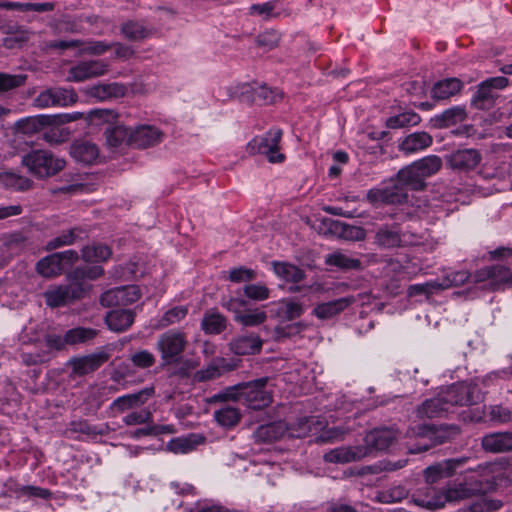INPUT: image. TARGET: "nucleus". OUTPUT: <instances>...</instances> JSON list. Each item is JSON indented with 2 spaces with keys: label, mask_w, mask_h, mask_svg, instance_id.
<instances>
[{
  "label": "nucleus",
  "mask_w": 512,
  "mask_h": 512,
  "mask_svg": "<svg viewBox=\"0 0 512 512\" xmlns=\"http://www.w3.org/2000/svg\"><path fill=\"white\" fill-rule=\"evenodd\" d=\"M0 182L7 188L25 191L31 188L32 181L14 172H3L0 174Z\"/></svg>",
  "instance_id": "obj_51"
},
{
  "label": "nucleus",
  "mask_w": 512,
  "mask_h": 512,
  "mask_svg": "<svg viewBox=\"0 0 512 512\" xmlns=\"http://www.w3.org/2000/svg\"><path fill=\"white\" fill-rule=\"evenodd\" d=\"M43 133V139L50 144H59L69 138V131L59 126H47Z\"/></svg>",
  "instance_id": "obj_58"
},
{
  "label": "nucleus",
  "mask_w": 512,
  "mask_h": 512,
  "mask_svg": "<svg viewBox=\"0 0 512 512\" xmlns=\"http://www.w3.org/2000/svg\"><path fill=\"white\" fill-rule=\"evenodd\" d=\"M49 89L52 98V107H66L77 101V94L73 89L63 87H53Z\"/></svg>",
  "instance_id": "obj_50"
},
{
  "label": "nucleus",
  "mask_w": 512,
  "mask_h": 512,
  "mask_svg": "<svg viewBox=\"0 0 512 512\" xmlns=\"http://www.w3.org/2000/svg\"><path fill=\"white\" fill-rule=\"evenodd\" d=\"M89 121L94 125L112 123L117 118V113L111 109H94L88 114Z\"/></svg>",
  "instance_id": "obj_59"
},
{
  "label": "nucleus",
  "mask_w": 512,
  "mask_h": 512,
  "mask_svg": "<svg viewBox=\"0 0 512 512\" xmlns=\"http://www.w3.org/2000/svg\"><path fill=\"white\" fill-rule=\"evenodd\" d=\"M201 327L207 334H219L226 327V319L219 312L208 311L202 319Z\"/></svg>",
  "instance_id": "obj_45"
},
{
  "label": "nucleus",
  "mask_w": 512,
  "mask_h": 512,
  "mask_svg": "<svg viewBox=\"0 0 512 512\" xmlns=\"http://www.w3.org/2000/svg\"><path fill=\"white\" fill-rule=\"evenodd\" d=\"M471 277V274L468 271H455L447 274L442 278V280H438V284L440 290H446L454 286H461L468 281Z\"/></svg>",
  "instance_id": "obj_55"
},
{
  "label": "nucleus",
  "mask_w": 512,
  "mask_h": 512,
  "mask_svg": "<svg viewBox=\"0 0 512 512\" xmlns=\"http://www.w3.org/2000/svg\"><path fill=\"white\" fill-rule=\"evenodd\" d=\"M240 418L239 410L231 405H224L214 411V419L225 428L235 426L240 421Z\"/></svg>",
  "instance_id": "obj_42"
},
{
  "label": "nucleus",
  "mask_w": 512,
  "mask_h": 512,
  "mask_svg": "<svg viewBox=\"0 0 512 512\" xmlns=\"http://www.w3.org/2000/svg\"><path fill=\"white\" fill-rule=\"evenodd\" d=\"M188 314L187 306H175L167 310L155 324L156 329H164L182 321Z\"/></svg>",
  "instance_id": "obj_49"
},
{
  "label": "nucleus",
  "mask_w": 512,
  "mask_h": 512,
  "mask_svg": "<svg viewBox=\"0 0 512 512\" xmlns=\"http://www.w3.org/2000/svg\"><path fill=\"white\" fill-rule=\"evenodd\" d=\"M109 67V63L104 60L81 61L69 69L67 80L82 82L90 78L100 77L108 73Z\"/></svg>",
  "instance_id": "obj_14"
},
{
  "label": "nucleus",
  "mask_w": 512,
  "mask_h": 512,
  "mask_svg": "<svg viewBox=\"0 0 512 512\" xmlns=\"http://www.w3.org/2000/svg\"><path fill=\"white\" fill-rule=\"evenodd\" d=\"M280 42V34L275 30H267L259 34L256 38V44L266 50L274 49Z\"/></svg>",
  "instance_id": "obj_62"
},
{
  "label": "nucleus",
  "mask_w": 512,
  "mask_h": 512,
  "mask_svg": "<svg viewBox=\"0 0 512 512\" xmlns=\"http://www.w3.org/2000/svg\"><path fill=\"white\" fill-rule=\"evenodd\" d=\"M85 233L80 227H73L60 236L55 237L46 244V250H54L62 246L72 245L85 237Z\"/></svg>",
  "instance_id": "obj_39"
},
{
  "label": "nucleus",
  "mask_w": 512,
  "mask_h": 512,
  "mask_svg": "<svg viewBox=\"0 0 512 512\" xmlns=\"http://www.w3.org/2000/svg\"><path fill=\"white\" fill-rule=\"evenodd\" d=\"M121 32L127 39L138 41L147 38L151 29L142 22L127 21L122 25Z\"/></svg>",
  "instance_id": "obj_48"
},
{
  "label": "nucleus",
  "mask_w": 512,
  "mask_h": 512,
  "mask_svg": "<svg viewBox=\"0 0 512 512\" xmlns=\"http://www.w3.org/2000/svg\"><path fill=\"white\" fill-rule=\"evenodd\" d=\"M104 274V270L101 266H93V267H80L76 268L72 272L67 275V279H72L79 284L88 287V293L90 292L92 286L88 283V281L96 280Z\"/></svg>",
  "instance_id": "obj_37"
},
{
  "label": "nucleus",
  "mask_w": 512,
  "mask_h": 512,
  "mask_svg": "<svg viewBox=\"0 0 512 512\" xmlns=\"http://www.w3.org/2000/svg\"><path fill=\"white\" fill-rule=\"evenodd\" d=\"M421 117L412 110L401 112L386 120V126L390 129H400L419 124Z\"/></svg>",
  "instance_id": "obj_40"
},
{
  "label": "nucleus",
  "mask_w": 512,
  "mask_h": 512,
  "mask_svg": "<svg viewBox=\"0 0 512 512\" xmlns=\"http://www.w3.org/2000/svg\"><path fill=\"white\" fill-rule=\"evenodd\" d=\"M282 131L279 128H271L264 135L256 136L246 145L249 155L261 154L272 164L284 162L285 155L280 152Z\"/></svg>",
  "instance_id": "obj_4"
},
{
  "label": "nucleus",
  "mask_w": 512,
  "mask_h": 512,
  "mask_svg": "<svg viewBox=\"0 0 512 512\" xmlns=\"http://www.w3.org/2000/svg\"><path fill=\"white\" fill-rule=\"evenodd\" d=\"M509 81L504 76L488 78L477 85L471 105L479 110H489L499 97L498 91L506 88Z\"/></svg>",
  "instance_id": "obj_9"
},
{
  "label": "nucleus",
  "mask_w": 512,
  "mask_h": 512,
  "mask_svg": "<svg viewBox=\"0 0 512 512\" xmlns=\"http://www.w3.org/2000/svg\"><path fill=\"white\" fill-rule=\"evenodd\" d=\"M275 383L272 378L263 377L227 388L224 392L213 395L209 402L235 400L239 391V396L251 409L259 410L269 406L272 403Z\"/></svg>",
  "instance_id": "obj_2"
},
{
  "label": "nucleus",
  "mask_w": 512,
  "mask_h": 512,
  "mask_svg": "<svg viewBox=\"0 0 512 512\" xmlns=\"http://www.w3.org/2000/svg\"><path fill=\"white\" fill-rule=\"evenodd\" d=\"M366 198L373 205L400 204L407 200L408 194L401 185L391 182L390 184L370 189L367 192Z\"/></svg>",
  "instance_id": "obj_11"
},
{
  "label": "nucleus",
  "mask_w": 512,
  "mask_h": 512,
  "mask_svg": "<svg viewBox=\"0 0 512 512\" xmlns=\"http://www.w3.org/2000/svg\"><path fill=\"white\" fill-rule=\"evenodd\" d=\"M140 296L138 286H122L104 292L100 297V303L104 307L126 306L136 302Z\"/></svg>",
  "instance_id": "obj_15"
},
{
  "label": "nucleus",
  "mask_w": 512,
  "mask_h": 512,
  "mask_svg": "<svg viewBox=\"0 0 512 512\" xmlns=\"http://www.w3.org/2000/svg\"><path fill=\"white\" fill-rule=\"evenodd\" d=\"M407 495L408 492L404 487L396 486L378 492L376 498L381 503L390 504L401 501L402 499L406 498Z\"/></svg>",
  "instance_id": "obj_56"
},
{
  "label": "nucleus",
  "mask_w": 512,
  "mask_h": 512,
  "mask_svg": "<svg viewBox=\"0 0 512 512\" xmlns=\"http://www.w3.org/2000/svg\"><path fill=\"white\" fill-rule=\"evenodd\" d=\"M481 162L482 154L475 148L458 149L446 156L447 166L457 172L474 171Z\"/></svg>",
  "instance_id": "obj_10"
},
{
  "label": "nucleus",
  "mask_w": 512,
  "mask_h": 512,
  "mask_svg": "<svg viewBox=\"0 0 512 512\" xmlns=\"http://www.w3.org/2000/svg\"><path fill=\"white\" fill-rule=\"evenodd\" d=\"M416 169L424 179L436 174L442 167V160L437 155H429L415 161Z\"/></svg>",
  "instance_id": "obj_52"
},
{
  "label": "nucleus",
  "mask_w": 512,
  "mask_h": 512,
  "mask_svg": "<svg viewBox=\"0 0 512 512\" xmlns=\"http://www.w3.org/2000/svg\"><path fill=\"white\" fill-rule=\"evenodd\" d=\"M188 345L185 332L177 329L168 330L159 335L156 349L166 364L177 363Z\"/></svg>",
  "instance_id": "obj_7"
},
{
  "label": "nucleus",
  "mask_w": 512,
  "mask_h": 512,
  "mask_svg": "<svg viewBox=\"0 0 512 512\" xmlns=\"http://www.w3.org/2000/svg\"><path fill=\"white\" fill-rule=\"evenodd\" d=\"M27 75L0 73V93L9 92L25 84Z\"/></svg>",
  "instance_id": "obj_53"
},
{
  "label": "nucleus",
  "mask_w": 512,
  "mask_h": 512,
  "mask_svg": "<svg viewBox=\"0 0 512 512\" xmlns=\"http://www.w3.org/2000/svg\"><path fill=\"white\" fill-rule=\"evenodd\" d=\"M368 448L360 445L340 446L324 453L323 460L330 464H348L358 462L367 457Z\"/></svg>",
  "instance_id": "obj_16"
},
{
  "label": "nucleus",
  "mask_w": 512,
  "mask_h": 512,
  "mask_svg": "<svg viewBox=\"0 0 512 512\" xmlns=\"http://www.w3.org/2000/svg\"><path fill=\"white\" fill-rule=\"evenodd\" d=\"M484 450L501 453L512 450V432H497L486 435L482 439Z\"/></svg>",
  "instance_id": "obj_25"
},
{
  "label": "nucleus",
  "mask_w": 512,
  "mask_h": 512,
  "mask_svg": "<svg viewBox=\"0 0 512 512\" xmlns=\"http://www.w3.org/2000/svg\"><path fill=\"white\" fill-rule=\"evenodd\" d=\"M109 358L110 354L108 352L100 350L86 356L72 358L68 365L74 375L83 376L97 370Z\"/></svg>",
  "instance_id": "obj_17"
},
{
  "label": "nucleus",
  "mask_w": 512,
  "mask_h": 512,
  "mask_svg": "<svg viewBox=\"0 0 512 512\" xmlns=\"http://www.w3.org/2000/svg\"><path fill=\"white\" fill-rule=\"evenodd\" d=\"M70 154L77 162L92 164L99 156V149L92 142L79 140L71 145Z\"/></svg>",
  "instance_id": "obj_26"
},
{
  "label": "nucleus",
  "mask_w": 512,
  "mask_h": 512,
  "mask_svg": "<svg viewBox=\"0 0 512 512\" xmlns=\"http://www.w3.org/2000/svg\"><path fill=\"white\" fill-rule=\"evenodd\" d=\"M406 436L408 438H415L419 440L415 445H407L408 451L411 454L424 452L446 441V431L443 428H436L432 425H417L410 427Z\"/></svg>",
  "instance_id": "obj_8"
},
{
  "label": "nucleus",
  "mask_w": 512,
  "mask_h": 512,
  "mask_svg": "<svg viewBox=\"0 0 512 512\" xmlns=\"http://www.w3.org/2000/svg\"><path fill=\"white\" fill-rule=\"evenodd\" d=\"M351 303L352 300L349 298H339L330 302L316 305L312 313L318 319H330L344 311Z\"/></svg>",
  "instance_id": "obj_28"
},
{
  "label": "nucleus",
  "mask_w": 512,
  "mask_h": 512,
  "mask_svg": "<svg viewBox=\"0 0 512 512\" xmlns=\"http://www.w3.org/2000/svg\"><path fill=\"white\" fill-rule=\"evenodd\" d=\"M134 317L131 310H113L107 314L105 320L110 330L123 332L133 324Z\"/></svg>",
  "instance_id": "obj_31"
},
{
  "label": "nucleus",
  "mask_w": 512,
  "mask_h": 512,
  "mask_svg": "<svg viewBox=\"0 0 512 512\" xmlns=\"http://www.w3.org/2000/svg\"><path fill=\"white\" fill-rule=\"evenodd\" d=\"M205 438L198 434L174 438L167 443V449L176 454H186L204 442Z\"/></svg>",
  "instance_id": "obj_34"
},
{
  "label": "nucleus",
  "mask_w": 512,
  "mask_h": 512,
  "mask_svg": "<svg viewBox=\"0 0 512 512\" xmlns=\"http://www.w3.org/2000/svg\"><path fill=\"white\" fill-rule=\"evenodd\" d=\"M474 402V389L471 386L463 383L454 384L417 406L415 415L419 420L439 418L457 405H470Z\"/></svg>",
  "instance_id": "obj_1"
},
{
  "label": "nucleus",
  "mask_w": 512,
  "mask_h": 512,
  "mask_svg": "<svg viewBox=\"0 0 512 512\" xmlns=\"http://www.w3.org/2000/svg\"><path fill=\"white\" fill-rule=\"evenodd\" d=\"M493 488L488 480H480L474 476L466 478L463 482L455 483L443 491L434 492V495L425 500L424 506L429 509H439L446 503L457 502L476 494L486 493Z\"/></svg>",
  "instance_id": "obj_3"
},
{
  "label": "nucleus",
  "mask_w": 512,
  "mask_h": 512,
  "mask_svg": "<svg viewBox=\"0 0 512 512\" xmlns=\"http://www.w3.org/2000/svg\"><path fill=\"white\" fill-rule=\"evenodd\" d=\"M302 303L293 299H283L278 303L277 315L285 320H294L304 313Z\"/></svg>",
  "instance_id": "obj_44"
},
{
  "label": "nucleus",
  "mask_w": 512,
  "mask_h": 512,
  "mask_svg": "<svg viewBox=\"0 0 512 512\" xmlns=\"http://www.w3.org/2000/svg\"><path fill=\"white\" fill-rule=\"evenodd\" d=\"M271 265L277 277L286 282L298 283L305 278V272L294 264L273 261Z\"/></svg>",
  "instance_id": "obj_32"
},
{
  "label": "nucleus",
  "mask_w": 512,
  "mask_h": 512,
  "mask_svg": "<svg viewBox=\"0 0 512 512\" xmlns=\"http://www.w3.org/2000/svg\"><path fill=\"white\" fill-rule=\"evenodd\" d=\"M244 293L252 300L261 301L269 297L270 291L263 284H250L244 287Z\"/></svg>",
  "instance_id": "obj_63"
},
{
  "label": "nucleus",
  "mask_w": 512,
  "mask_h": 512,
  "mask_svg": "<svg viewBox=\"0 0 512 512\" xmlns=\"http://www.w3.org/2000/svg\"><path fill=\"white\" fill-rule=\"evenodd\" d=\"M376 240L379 245L384 247H396L402 244V239L398 232L388 227L379 230Z\"/></svg>",
  "instance_id": "obj_57"
},
{
  "label": "nucleus",
  "mask_w": 512,
  "mask_h": 512,
  "mask_svg": "<svg viewBox=\"0 0 512 512\" xmlns=\"http://www.w3.org/2000/svg\"><path fill=\"white\" fill-rule=\"evenodd\" d=\"M467 112L463 106H454L446 109L441 114L433 118L434 126L437 128H446L465 121Z\"/></svg>",
  "instance_id": "obj_29"
},
{
  "label": "nucleus",
  "mask_w": 512,
  "mask_h": 512,
  "mask_svg": "<svg viewBox=\"0 0 512 512\" xmlns=\"http://www.w3.org/2000/svg\"><path fill=\"white\" fill-rule=\"evenodd\" d=\"M164 133L154 125H140L131 129L130 145L137 148H148L160 144Z\"/></svg>",
  "instance_id": "obj_18"
},
{
  "label": "nucleus",
  "mask_w": 512,
  "mask_h": 512,
  "mask_svg": "<svg viewBox=\"0 0 512 512\" xmlns=\"http://www.w3.org/2000/svg\"><path fill=\"white\" fill-rule=\"evenodd\" d=\"M131 128L123 125L108 127L105 131L106 141L110 147L116 148L123 143L130 145Z\"/></svg>",
  "instance_id": "obj_43"
},
{
  "label": "nucleus",
  "mask_w": 512,
  "mask_h": 512,
  "mask_svg": "<svg viewBox=\"0 0 512 512\" xmlns=\"http://www.w3.org/2000/svg\"><path fill=\"white\" fill-rule=\"evenodd\" d=\"M65 336L67 344L75 345L93 339L96 336V331L90 328L77 327L68 330Z\"/></svg>",
  "instance_id": "obj_54"
},
{
  "label": "nucleus",
  "mask_w": 512,
  "mask_h": 512,
  "mask_svg": "<svg viewBox=\"0 0 512 512\" xmlns=\"http://www.w3.org/2000/svg\"><path fill=\"white\" fill-rule=\"evenodd\" d=\"M318 233L343 241H361L366 237L362 226H318Z\"/></svg>",
  "instance_id": "obj_21"
},
{
  "label": "nucleus",
  "mask_w": 512,
  "mask_h": 512,
  "mask_svg": "<svg viewBox=\"0 0 512 512\" xmlns=\"http://www.w3.org/2000/svg\"><path fill=\"white\" fill-rule=\"evenodd\" d=\"M22 164L28 168L33 175L44 178L50 177L65 167V160L55 157L46 150H34L22 158Z\"/></svg>",
  "instance_id": "obj_5"
},
{
  "label": "nucleus",
  "mask_w": 512,
  "mask_h": 512,
  "mask_svg": "<svg viewBox=\"0 0 512 512\" xmlns=\"http://www.w3.org/2000/svg\"><path fill=\"white\" fill-rule=\"evenodd\" d=\"M66 284L52 285L43 294L49 307L57 308L69 305L84 298L88 294V287L72 279H67Z\"/></svg>",
  "instance_id": "obj_6"
},
{
  "label": "nucleus",
  "mask_w": 512,
  "mask_h": 512,
  "mask_svg": "<svg viewBox=\"0 0 512 512\" xmlns=\"http://www.w3.org/2000/svg\"><path fill=\"white\" fill-rule=\"evenodd\" d=\"M462 87V82L457 78L444 79L434 84L431 96L437 100H445L458 93Z\"/></svg>",
  "instance_id": "obj_33"
},
{
  "label": "nucleus",
  "mask_w": 512,
  "mask_h": 512,
  "mask_svg": "<svg viewBox=\"0 0 512 512\" xmlns=\"http://www.w3.org/2000/svg\"><path fill=\"white\" fill-rule=\"evenodd\" d=\"M464 463V459H449L435 465L429 466L425 470L426 481L430 484L436 483L442 478L452 476L456 468Z\"/></svg>",
  "instance_id": "obj_24"
},
{
  "label": "nucleus",
  "mask_w": 512,
  "mask_h": 512,
  "mask_svg": "<svg viewBox=\"0 0 512 512\" xmlns=\"http://www.w3.org/2000/svg\"><path fill=\"white\" fill-rule=\"evenodd\" d=\"M131 361L139 368H149L154 365L155 357L148 350H141L131 356Z\"/></svg>",
  "instance_id": "obj_64"
},
{
  "label": "nucleus",
  "mask_w": 512,
  "mask_h": 512,
  "mask_svg": "<svg viewBox=\"0 0 512 512\" xmlns=\"http://www.w3.org/2000/svg\"><path fill=\"white\" fill-rule=\"evenodd\" d=\"M56 118L50 115H37L21 119L18 128L25 134H33L39 130L53 125Z\"/></svg>",
  "instance_id": "obj_36"
},
{
  "label": "nucleus",
  "mask_w": 512,
  "mask_h": 512,
  "mask_svg": "<svg viewBox=\"0 0 512 512\" xmlns=\"http://www.w3.org/2000/svg\"><path fill=\"white\" fill-rule=\"evenodd\" d=\"M432 143L433 138L429 133L419 131L411 133L400 140L398 149L404 154H412L430 147Z\"/></svg>",
  "instance_id": "obj_23"
},
{
  "label": "nucleus",
  "mask_w": 512,
  "mask_h": 512,
  "mask_svg": "<svg viewBox=\"0 0 512 512\" xmlns=\"http://www.w3.org/2000/svg\"><path fill=\"white\" fill-rule=\"evenodd\" d=\"M249 14L259 16L263 20H270L281 16L278 10V0H272L264 3L253 4L249 8Z\"/></svg>",
  "instance_id": "obj_47"
},
{
  "label": "nucleus",
  "mask_w": 512,
  "mask_h": 512,
  "mask_svg": "<svg viewBox=\"0 0 512 512\" xmlns=\"http://www.w3.org/2000/svg\"><path fill=\"white\" fill-rule=\"evenodd\" d=\"M153 393L154 389L150 387L136 393L120 396L111 403L110 408L115 413H123L125 411L138 408L146 403Z\"/></svg>",
  "instance_id": "obj_20"
},
{
  "label": "nucleus",
  "mask_w": 512,
  "mask_h": 512,
  "mask_svg": "<svg viewBox=\"0 0 512 512\" xmlns=\"http://www.w3.org/2000/svg\"><path fill=\"white\" fill-rule=\"evenodd\" d=\"M112 252L111 249L103 244H92L83 247L82 259L86 262H103L107 261Z\"/></svg>",
  "instance_id": "obj_46"
},
{
  "label": "nucleus",
  "mask_w": 512,
  "mask_h": 512,
  "mask_svg": "<svg viewBox=\"0 0 512 512\" xmlns=\"http://www.w3.org/2000/svg\"><path fill=\"white\" fill-rule=\"evenodd\" d=\"M424 178L420 176L419 170L416 169V165H411L401 169L397 174L396 184L401 185L406 191L407 188L413 190H420L424 187Z\"/></svg>",
  "instance_id": "obj_30"
},
{
  "label": "nucleus",
  "mask_w": 512,
  "mask_h": 512,
  "mask_svg": "<svg viewBox=\"0 0 512 512\" xmlns=\"http://www.w3.org/2000/svg\"><path fill=\"white\" fill-rule=\"evenodd\" d=\"M36 270L41 276L45 278H52L60 275L64 270V267L59 260V256L56 255V253H53L38 261Z\"/></svg>",
  "instance_id": "obj_38"
},
{
  "label": "nucleus",
  "mask_w": 512,
  "mask_h": 512,
  "mask_svg": "<svg viewBox=\"0 0 512 512\" xmlns=\"http://www.w3.org/2000/svg\"><path fill=\"white\" fill-rule=\"evenodd\" d=\"M397 439V432L390 428L374 429L364 437L363 448H368L367 457L376 451L386 450Z\"/></svg>",
  "instance_id": "obj_19"
},
{
  "label": "nucleus",
  "mask_w": 512,
  "mask_h": 512,
  "mask_svg": "<svg viewBox=\"0 0 512 512\" xmlns=\"http://www.w3.org/2000/svg\"><path fill=\"white\" fill-rule=\"evenodd\" d=\"M87 95L99 101H107L125 96L127 87L121 83H99L89 87Z\"/></svg>",
  "instance_id": "obj_22"
},
{
  "label": "nucleus",
  "mask_w": 512,
  "mask_h": 512,
  "mask_svg": "<svg viewBox=\"0 0 512 512\" xmlns=\"http://www.w3.org/2000/svg\"><path fill=\"white\" fill-rule=\"evenodd\" d=\"M325 263L341 270H359L361 262L359 259L351 258L341 252H334L326 256Z\"/></svg>",
  "instance_id": "obj_41"
},
{
  "label": "nucleus",
  "mask_w": 512,
  "mask_h": 512,
  "mask_svg": "<svg viewBox=\"0 0 512 512\" xmlns=\"http://www.w3.org/2000/svg\"><path fill=\"white\" fill-rule=\"evenodd\" d=\"M234 369L235 364L232 362L224 358H216L205 369L198 372V377L203 381L211 380Z\"/></svg>",
  "instance_id": "obj_35"
},
{
  "label": "nucleus",
  "mask_w": 512,
  "mask_h": 512,
  "mask_svg": "<svg viewBox=\"0 0 512 512\" xmlns=\"http://www.w3.org/2000/svg\"><path fill=\"white\" fill-rule=\"evenodd\" d=\"M473 280L476 284L483 283L484 289L497 290L501 284L512 282V272L501 265L485 267L473 274Z\"/></svg>",
  "instance_id": "obj_12"
},
{
  "label": "nucleus",
  "mask_w": 512,
  "mask_h": 512,
  "mask_svg": "<svg viewBox=\"0 0 512 512\" xmlns=\"http://www.w3.org/2000/svg\"><path fill=\"white\" fill-rule=\"evenodd\" d=\"M440 287L438 280L429 281L422 284H414L408 287L407 294L409 297H415L425 294L427 297L432 295L435 291H439Z\"/></svg>",
  "instance_id": "obj_61"
},
{
  "label": "nucleus",
  "mask_w": 512,
  "mask_h": 512,
  "mask_svg": "<svg viewBox=\"0 0 512 512\" xmlns=\"http://www.w3.org/2000/svg\"><path fill=\"white\" fill-rule=\"evenodd\" d=\"M246 304L245 300L232 298L224 306L234 313V320L245 327H254L261 325L267 319V314L260 308L241 310Z\"/></svg>",
  "instance_id": "obj_13"
},
{
  "label": "nucleus",
  "mask_w": 512,
  "mask_h": 512,
  "mask_svg": "<svg viewBox=\"0 0 512 512\" xmlns=\"http://www.w3.org/2000/svg\"><path fill=\"white\" fill-rule=\"evenodd\" d=\"M261 348L262 340L254 333L239 336L230 343V349L238 355L254 354L259 352Z\"/></svg>",
  "instance_id": "obj_27"
},
{
  "label": "nucleus",
  "mask_w": 512,
  "mask_h": 512,
  "mask_svg": "<svg viewBox=\"0 0 512 512\" xmlns=\"http://www.w3.org/2000/svg\"><path fill=\"white\" fill-rule=\"evenodd\" d=\"M151 421L152 413L147 408L132 411L123 418V423L127 426L150 423Z\"/></svg>",
  "instance_id": "obj_60"
}]
</instances>
